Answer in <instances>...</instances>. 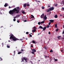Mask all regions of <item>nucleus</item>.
Segmentation results:
<instances>
[{"label":"nucleus","mask_w":64,"mask_h":64,"mask_svg":"<svg viewBox=\"0 0 64 64\" xmlns=\"http://www.w3.org/2000/svg\"><path fill=\"white\" fill-rule=\"evenodd\" d=\"M20 7H17L16 8H15L13 10H10L9 12V13L10 15H13L14 14H18L20 13Z\"/></svg>","instance_id":"obj_1"},{"label":"nucleus","mask_w":64,"mask_h":64,"mask_svg":"<svg viewBox=\"0 0 64 64\" xmlns=\"http://www.w3.org/2000/svg\"><path fill=\"white\" fill-rule=\"evenodd\" d=\"M14 37H15V36H14V35L12 34H11L10 36V40H11Z\"/></svg>","instance_id":"obj_2"},{"label":"nucleus","mask_w":64,"mask_h":64,"mask_svg":"<svg viewBox=\"0 0 64 64\" xmlns=\"http://www.w3.org/2000/svg\"><path fill=\"white\" fill-rule=\"evenodd\" d=\"M12 40L13 41H16V40H19V39H18L17 38H16L14 36V38L12 39Z\"/></svg>","instance_id":"obj_3"},{"label":"nucleus","mask_w":64,"mask_h":64,"mask_svg":"<svg viewBox=\"0 0 64 64\" xmlns=\"http://www.w3.org/2000/svg\"><path fill=\"white\" fill-rule=\"evenodd\" d=\"M49 9L50 11H51L52 10H53L54 9V7H52L50 8H49Z\"/></svg>","instance_id":"obj_4"},{"label":"nucleus","mask_w":64,"mask_h":64,"mask_svg":"<svg viewBox=\"0 0 64 64\" xmlns=\"http://www.w3.org/2000/svg\"><path fill=\"white\" fill-rule=\"evenodd\" d=\"M47 18L46 16V15H45L44 16V19L45 20H47Z\"/></svg>","instance_id":"obj_5"},{"label":"nucleus","mask_w":64,"mask_h":64,"mask_svg":"<svg viewBox=\"0 0 64 64\" xmlns=\"http://www.w3.org/2000/svg\"><path fill=\"white\" fill-rule=\"evenodd\" d=\"M44 16V14H42L40 16V18H43Z\"/></svg>","instance_id":"obj_6"},{"label":"nucleus","mask_w":64,"mask_h":64,"mask_svg":"<svg viewBox=\"0 0 64 64\" xmlns=\"http://www.w3.org/2000/svg\"><path fill=\"white\" fill-rule=\"evenodd\" d=\"M24 59L26 61V62H27V58H26V57H24Z\"/></svg>","instance_id":"obj_7"},{"label":"nucleus","mask_w":64,"mask_h":64,"mask_svg":"<svg viewBox=\"0 0 64 64\" xmlns=\"http://www.w3.org/2000/svg\"><path fill=\"white\" fill-rule=\"evenodd\" d=\"M49 21L51 23H54V20H49Z\"/></svg>","instance_id":"obj_8"},{"label":"nucleus","mask_w":64,"mask_h":64,"mask_svg":"<svg viewBox=\"0 0 64 64\" xmlns=\"http://www.w3.org/2000/svg\"><path fill=\"white\" fill-rule=\"evenodd\" d=\"M36 30H35V29H34L33 30H32V32H33V33H34V32H36Z\"/></svg>","instance_id":"obj_9"},{"label":"nucleus","mask_w":64,"mask_h":64,"mask_svg":"<svg viewBox=\"0 0 64 64\" xmlns=\"http://www.w3.org/2000/svg\"><path fill=\"white\" fill-rule=\"evenodd\" d=\"M46 29V27H44L43 29V31H45Z\"/></svg>","instance_id":"obj_10"},{"label":"nucleus","mask_w":64,"mask_h":64,"mask_svg":"<svg viewBox=\"0 0 64 64\" xmlns=\"http://www.w3.org/2000/svg\"><path fill=\"white\" fill-rule=\"evenodd\" d=\"M54 18H58V16H57V15L56 14V15L54 16Z\"/></svg>","instance_id":"obj_11"},{"label":"nucleus","mask_w":64,"mask_h":64,"mask_svg":"<svg viewBox=\"0 0 64 64\" xmlns=\"http://www.w3.org/2000/svg\"><path fill=\"white\" fill-rule=\"evenodd\" d=\"M22 62H24V58L23 57V58H22Z\"/></svg>","instance_id":"obj_12"},{"label":"nucleus","mask_w":64,"mask_h":64,"mask_svg":"<svg viewBox=\"0 0 64 64\" xmlns=\"http://www.w3.org/2000/svg\"><path fill=\"white\" fill-rule=\"evenodd\" d=\"M32 51H34V52H36V50H35L34 49H33L32 50Z\"/></svg>","instance_id":"obj_13"},{"label":"nucleus","mask_w":64,"mask_h":64,"mask_svg":"<svg viewBox=\"0 0 64 64\" xmlns=\"http://www.w3.org/2000/svg\"><path fill=\"white\" fill-rule=\"evenodd\" d=\"M4 6V7H7V6H8L7 4L6 3Z\"/></svg>","instance_id":"obj_14"},{"label":"nucleus","mask_w":64,"mask_h":64,"mask_svg":"<svg viewBox=\"0 0 64 64\" xmlns=\"http://www.w3.org/2000/svg\"><path fill=\"white\" fill-rule=\"evenodd\" d=\"M39 28L40 29H43V27L41 26H39Z\"/></svg>","instance_id":"obj_15"},{"label":"nucleus","mask_w":64,"mask_h":64,"mask_svg":"<svg viewBox=\"0 0 64 64\" xmlns=\"http://www.w3.org/2000/svg\"><path fill=\"white\" fill-rule=\"evenodd\" d=\"M57 24H56L55 25V28H57Z\"/></svg>","instance_id":"obj_16"},{"label":"nucleus","mask_w":64,"mask_h":64,"mask_svg":"<svg viewBox=\"0 0 64 64\" xmlns=\"http://www.w3.org/2000/svg\"><path fill=\"white\" fill-rule=\"evenodd\" d=\"M7 48H10V46H9V45H8V44H7Z\"/></svg>","instance_id":"obj_17"},{"label":"nucleus","mask_w":64,"mask_h":64,"mask_svg":"<svg viewBox=\"0 0 64 64\" xmlns=\"http://www.w3.org/2000/svg\"><path fill=\"white\" fill-rule=\"evenodd\" d=\"M44 23V21H43L41 22V24H43V23Z\"/></svg>","instance_id":"obj_18"},{"label":"nucleus","mask_w":64,"mask_h":64,"mask_svg":"<svg viewBox=\"0 0 64 64\" xmlns=\"http://www.w3.org/2000/svg\"><path fill=\"white\" fill-rule=\"evenodd\" d=\"M32 42L33 43H35V41L34 40H33Z\"/></svg>","instance_id":"obj_19"},{"label":"nucleus","mask_w":64,"mask_h":64,"mask_svg":"<svg viewBox=\"0 0 64 64\" xmlns=\"http://www.w3.org/2000/svg\"><path fill=\"white\" fill-rule=\"evenodd\" d=\"M24 7H26V4H24Z\"/></svg>","instance_id":"obj_20"},{"label":"nucleus","mask_w":64,"mask_h":64,"mask_svg":"<svg viewBox=\"0 0 64 64\" xmlns=\"http://www.w3.org/2000/svg\"><path fill=\"white\" fill-rule=\"evenodd\" d=\"M22 53V52H18V54H21Z\"/></svg>","instance_id":"obj_21"},{"label":"nucleus","mask_w":64,"mask_h":64,"mask_svg":"<svg viewBox=\"0 0 64 64\" xmlns=\"http://www.w3.org/2000/svg\"><path fill=\"white\" fill-rule=\"evenodd\" d=\"M49 27H50V26H49V25H47L46 27V28H48Z\"/></svg>","instance_id":"obj_22"},{"label":"nucleus","mask_w":64,"mask_h":64,"mask_svg":"<svg viewBox=\"0 0 64 64\" xmlns=\"http://www.w3.org/2000/svg\"><path fill=\"white\" fill-rule=\"evenodd\" d=\"M26 34H27V35H28V34H29V32H26Z\"/></svg>","instance_id":"obj_23"},{"label":"nucleus","mask_w":64,"mask_h":64,"mask_svg":"<svg viewBox=\"0 0 64 64\" xmlns=\"http://www.w3.org/2000/svg\"><path fill=\"white\" fill-rule=\"evenodd\" d=\"M54 59L55 60V61H58V60H57V59H56L54 58Z\"/></svg>","instance_id":"obj_24"},{"label":"nucleus","mask_w":64,"mask_h":64,"mask_svg":"<svg viewBox=\"0 0 64 64\" xmlns=\"http://www.w3.org/2000/svg\"><path fill=\"white\" fill-rule=\"evenodd\" d=\"M57 37V38H58V39H60V37L61 38V36H58Z\"/></svg>","instance_id":"obj_25"},{"label":"nucleus","mask_w":64,"mask_h":64,"mask_svg":"<svg viewBox=\"0 0 64 64\" xmlns=\"http://www.w3.org/2000/svg\"><path fill=\"white\" fill-rule=\"evenodd\" d=\"M29 35L30 37H32V35H31V34H29Z\"/></svg>","instance_id":"obj_26"},{"label":"nucleus","mask_w":64,"mask_h":64,"mask_svg":"<svg viewBox=\"0 0 64 64\" xmlns=\"http://www.w3.org/2000/svg\"><path fill=\"white\" fill-rule=\"evenodd\" d=\"M22 13L23 14H25V12L24 11H22Z\"/></svg>","instance_id":"obj_27"},{"label":"nucleus","mask_w":64,"mask_h":64,"mask_svg":"<svg viewBox=\"0 0 64 64\" xmlns=\"http://www.w3.org/2000/svg\"><path fill=\"white\" fill-rule=\"evenodd\" d=\"M45 8V7H44V6H42V9H44Z\"/></svg>","instance_id":"obj_28"},{"label":"nucleus","mask_w":64,"mask_h":64,"mask_svg":"<svg viewBox=\"0 0 64 64\" xmlns=\"http://www.w3.org/2000/svg\"><path fill=\"white\" fill-rule=\"evenodd\" d=\"M20 15H18L16 16L17 17H20Z\"/></svg>","instance_id":"obj_29"},{"label":"nucleus","mask_w":64,"mask_h":64,"mask_svg":"<svg viewBox=\"0 0 64 64\" xmlns=\"http://www.w3.org/2000/svg\"><path fill=\"white\" fill-rule=\"evenodd\" d=\"M50 52H53V50H50Z\"/></svg>","instance_id":"obj_30"},{"label":"nucleus","mask_w":64,"mask_h":64,"mask_svg":"<svg viewBox=\"0 0 64 64\" xmlns=\"http://www.w3.org/2000/svg\"><path fill=\"white\" fill-rule=\"evenodd\" d=\"M0 61H2V60H3V59H2V58H1V57L0 58Z\"/></svg>","instance_id":"obj_31"},{"label":"nucleus","mask_w":64,"mask_h":64,"mask_svg":"<svg viewBox=\"0 0 64 64\" xmlns=\"http://www.w3.org/2000/svg\"><path fill=\"white\" fill-rule=\"evenodd\" d=\"M38 25H40V24H41V23H40V22H38Z\"/></svg>","instance_id":"obj_32"},{"label":"nucleus","mask_w":64,"mask_h":64,"mask_svg":"<svg viewBox=\"0 0 64 64\" xmlns=\"http://www.w3.org/2000/svg\"><path fill=\"white\" fill-rule=\"evenodd\" d=\"M49 11H50V10L48 9V10L47 11V12H49Z\"/></svg>","instance_id":"obj_33"},{"label":"nucleus","mask_w":64,"mask_h":64,"mask_svg":"<svg viewBox=\"0 0 64 64\" xmlns=\"http://www.w3.org/2000/svg\"><path fill=\"white\" fill-rule=\"evenodd\" d=\"M44 48L46 50H47V49L46 48V46H45L44 47Z\"/></svg>","instance_id":"obj_34"},{"label":"nucleus","mask_w":64,"mask_h":64,"mask_svg":"<svg viewBox=\"0 0 64 64\" xmlns=\"http://www.w3.org/2000/svg\"><path fill=\"white\" fill-rule=\"evenodd\" d=\"M32 53L33 54H34V52H32Z\"/></svg>","instance_id":"obj_35"},{"label":"nucleus","mask_w":64,"mask_h":64,"mask_svg":"<svg viewBox=\"0 0 64 64\" xmlns=\"http://www.w3.org/2000/svg\"><path fill=\"white\" fill-rule=\"evenodd\" d=\"M31 16H32V18H34V16H33V15H31Z\"/></svg>","instance_id":"obj_36"},{"label":"nucleus","mask_w":64,"mask_h":64,"mask_svg":"<svg viewBox=\"0 0 64 64\" xmlns=\"http://www.w3.org/2000/svg\"><path fill=\"white\" fill-rule=\"evenodd\" d=\"M51 23L50 22L49 23H48V25H50V24H51Z\"/></svg>","instance_id":"obj_37"},{"label":"nucleus","mask_w":64,"mask_h":64,"mask_svg":"<svg viewBox=\"0 0 64 64\" xmlns=\"http://www.w3.org/2000/svg\"><path fill=\"white\" fill-rule=\"evenodd\" d=\"M13 20L14 21H16V19H15V18H14Z\"/></svg>","instance_id":"obj_38"},{"label":"nucleus","mask_w":64,"mask_h":64,"mask_svg":"<svg viewBox=\"0 0 64 64\" xmlns=\"http://www.w3.org/2000/svg\"><path fill=\"white\" fill-rule=\"evenodd\" d=\"M17 22L18 23H19L20 21L19 20H18L17 21Z\"/></svg>","instance_id":"obj_39"},{"label":"nucleus","mask_w":64,"mask_h":64,"mask_svg":"<svg viewBox=\"0 0 64 64\" xmlns=\"http://www.w3.org/2000/svg\"><path fill=\"white\" fill-rule=\"evenodd\" d=\"M34 29L36 30V27L35 26L34 27Z\"/></svg>","instance_id":"obj_40"},{"label":"nucleus","mask_w":64,"mask_h":64,"mask_svg":"<svg viewBox=\"0 0 64 64\" xmlns=\"http://www.w3.org/2000/svg\"><path fill=\"white\" fill-rule=\"evenodd\" d=\"M17 17V16H15L14 17V18H16Z\"/></svg>","instance_id":"obj_41"},{"label":"nucleus","mask_w":64,"mask_h":64,"mask_svg":"<svg viewBox=\"0 0 64 64\" xmlns=\"http://www.w3.org/2000/svg\"><path fill=\"white\" fill-rule=\"evenodd\" d=\"M58 31V29H57L56 30V32H57V31Z\"/></svg>","instance_id":"obj_42"},{"label":"nucleus","mask_w":64,"mask_h":64,"mask_svg":"<svg viewBox=\"0 0 64 64\" xmlns=\"http://www.w3.org/2000/svg\"><path fill=\"white\" fill-rule=\"evenodd\" d=\"M24 22H27V20H24Z\"/></svg>","instance_id":"obj_43"},{"label":"nucleus","mask_w":64,"mask_h":64,"mask_svg":"<svg viewBox=\"0 0 64 64\" xmlns=\"http://www.w3.org/2000/svg\"><path fill=\"white\" fill-rule=\"evenodd\" d=\"M21 51H22V52H23V51H24V50H23V49H21Z\"/></svg>","instance_id":"obj_44"},{"label":"nucleus","mask_w":64,"mask_h":64,"mask_svg":"<svg viewBox=\"0 0 64 64\" xmlns=\"http://www.w3.org/2000/svg\"><path fill=\"white\" fill-rule=\"evenodd\" d=\"M58 5V4H55V6H57Z\"/></svg>","instance_id":"obj_45"},{"label":"nucleus","mask_w":64,"mask_h":64,"mask_svg":"<svg viewBox=\"0 0 64 64\" xmlns=\"http://www.w3.org/2000/svg\"><path fill=\"white\" fill-rule=\"evenodd\" d=\"M12 8V7H11L10 6H9V9H10V8Z\"/></svg>","instance_id":"obj_46"},{"label":"nucleus","mask_w":64,"mask_h":64,"mask_svg":"<svg viewBox=\"0 0 64 64\" xmlns=\"http://www.w3.org/2000/svg\"><path fill=\"white\" fill-rule=\"evenodd\" d=\"M48 34H51V32H48Z\"/></svg>","instance_id":"obj_47"},{"label":"nucleus","mask_w":64,"mask_h":64,"mask_svg":"<svg viewBox=\"0 0 64 64\" xmlns=\"http://www.w3.org/2000/svg\"><path fill=\"white\" fill-rule=\"evenodd\" d=\"M15 52H16L15 51H14V54H15Z\"/></svg>","instance_id":"obj_48"},{"label":"nucleus","mask_w":64,"mask_h":64,"mask_svg":"<svg viewBox=\"0 0 64 64\" xmlns=\"http://www.w3.org/2000/svg\"><path fill=\"white\" fill-rule=\"evenodd\" d=\"M26 5L27 6H30L29 4H27Z\"/></svg>","instance_id":"obj_49"},{"label":"nucleus","mask_w":64,"mask_h":64,"mask_svg":"<svg viewBox=\"0 0 64 64\" xmlns=\"http://www.w3.org/2000/svg\"><path fill=\"white\" fill-rule=\"evenodd\" d=\"M62 10H64V8H62Z\"/></svg>","instance_id":"obj_50"},{"label":"nucleus","mask_w":64,"mask_h":64,"mask_svg":"<svg viewBox=\"0 0 64 64\" xmlns=\"http://www.w3.org/2000/svg\"><path fill=\"white\" fill-rule=\"evenodd\" d=\"M47 56H45V58H47Z\"/></svg>","instance_id":"obj_51"},{"label":"nucleus","mask_w":64,"mask_h":64,"mask_svg":"<svg viewBox=\"0 0 64 64\" xmlns=\"http://www.w3.org/2000/svg\"><path fill=\"white\" fill-rule=\"evenodd\" d=\"M2 44V46H3V45H4V44H3V42Z\"/></svg>","instance_id":"obj_52"},{"label":"nucleus","mask_w":64,"mask_h":64,"mask_svg":"<svg viewBox=\"0 0 64 64\" xmlns=\"http://www.w3.org/2000/svg\"><path fill=\"white\" fill-rule=\"evenodd\" d=\"M62 34H64V30L62 32Z\"/></svg>","instance_id":"obj_53"},{"label":"nucleus","mask_w":64,"mask_h":64,"mask_svg":"<svg viewBox=\"0 0 64 64\" xmlns=\"http://www.w3.org/2000/svg\"><path fill=\"white\" fill-rule=\"evenodd\" d=\"M50 7V6H48V7Z\"/></svg>","instance_id":"obj_54"},{"label":"nucleus","mask_w":64,"mask_h":64,"mask_svg":"<svg viewBox=\"0 0 64 64\" xmlns=\"http://www.w3.org/2000/svg\"><path fill=\"white\" fill-rule=\"evenodd\" d=\"M20 40L21 41H22V39H20Z\"/></svg>","instance_id":"obj_55"},{"label":"nucleus","mask_w":64,"mask_h":64,"mask_svg":"<svg viewBox=\"0 0 64 64\" xmlns=\"http://www.w3.org/2000/svg\"><path fill=\"white\" fill-rule=\"evenodd\" d=\"M8 42H11V41H10V40H9L8 41Z\"/></svg>","instance_id":"obj_56"},{"label":"nucleus","mask_w":64,"mask_h":64,"mask_svg":"<svg viewBox=\"0 0 64 64\" xmlns=\"http://www.w3.org/2000/svg\"><path fill=\"white\" fill-rule=\"evenodd\" d=\"M31 47H33V46H31Z\"/></svg>","instance_id":"obj_57"},{"label":"nucleus","mask_w":64,"mask_h":64,"mask_svg":"<svg viewBox=\"0 0 64 64\" xmlns=\"http://www.w3.org/2000/svg\"><path fill=\"white\" fill-rule=\"evenodd\" d=\"M61 52H62L63 51V50H61Z\"/></svg>","instance_id":"obj_58"},{"label":"nucleus","mask_w":64,"mask_h":64,"mask_svg":"<svg viewBox=\"0 0 64 64\" xmlns=\"http://www.w3.org/2000/svg\"><path fill=\"white\" fill-rule=\"evenodd\" d=\"M26 40H28V39H27V38H26Z\"/></svg>","instance_id":"obj_59"},{"label":"nucleus","mask_w":64,"mask_h":64,"mask_svg":"<svg viewBox=\"0 0 64 64\" xmlns=\"http://www.w3.org/2000/svg\"><path fill=\"white\" fill-rule=\"evenodd\" d=\"M63 28H64V25L63 26Z\"/></svg>","instance_id":"obj_60"},{"label":"nucleus","mask_w":64,"mask_h":64,"mask_svg":"<svg viewBox=\"0 0 64 64\" xmlns=\"http://www.w3.org/2000/svg\"><path fill=\"white\" fill-rule=\"evenodd\" d=\"M40 2V1H38V2Z\"/></svg>","instance_id":"obj_61"},{"label":"nucleus","mask_w":64,"mask_h":64,"mask_svg":"<svg viewBox=\"0 0 64 64\" xmlns=\"http://www.w3.org/2000/svg\"><path fill=\"white\" fill-rule=\"evenodd\" d=\"M2 27H3V26H1L0 28H1Z\"/></svg>","instance_id":"obj_62"},{"label":"nucleus","mask_w":64,"mask_h":64,"mask_svg":"<svg viewBox=\"0 0 64 64\" xmlns=\"http://www.w3.org/2000/svg\"><path fill=\"white\" fill-rule=\"evenodd\" d=\"M60 16H62V15H61V14H60Z\"/></svg>","instance_id":"obj_63"},{"label":"nucleus","mask_w":64,"mask_h":64,"mask_svg":"<svg viewBox=\"0 0 64 64\" xmlns=\"http://www.w3.org/2000/svg\"><path fill=\"white\" fill-rule=\"evenodd\" d=\"M32 17H31V19H32Z\"/></svg>","instance_id":"obj_64"}]
</instances>
